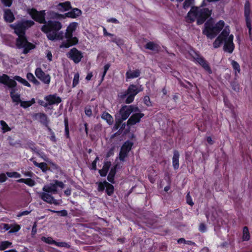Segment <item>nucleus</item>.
<instances>
[{
	"label": "nucleus",
	"instance_id": "nucleus-1",
	"mask_svg": "<svg viewBox=\"0 0 252 252\" xmlns=\"http://www.w3.org/2000/svg\"><path fill=\"white\" fill-rule=\"evenodd\" d=\"M28 11L33 19L40 23L44 24L41 28V31L46 33L49 40L63 41L60 45V48H69L78 42V39L72 36V32L77 28V23H70L64 33L63 31H60L63 27L61 22L52 20L47 22L45 21V10L38 11L35 9L32 8L28 9Z\"/></svg>",
	"mask_w": 252,
	"mask_h": 252
},
{
	"label": "nucleus",
	"instance_id": "nucleus-2",
	"mask_svg": "<svg viewBox=\"0 0 252 252\" xmlns=\"http://www.w3.org/2000/svg\"><path fill=\"white\" fill-rule=\"evenodd\" d=\"M224 22L222 20L219 21L216 24H213L211 22H207L205 25V28L203 33L208 38L212 39L214 38L224 28L221 33L216 39L213 42L214 48H218L224 43L223 49L225 52L232 53L234 49L235 45L233 43L234 36L230 34V29L229 26H224Z\"/></svg>",
	"mask_w": 252,
	"mask_h": 252
},
{
	"label": "nucleus",
	"instance_id": "nucleus-3",
	"mask_svg": "<svg viewBox=\"0 0 252 252\" xmlns=\"http://www.w3.org/2000/svg\"><path fill=\"white\" fill-rule=\"evenodd\" d=\"M32 20H22L17 23L11 24L10 27L14 30L15 33L18 36L16 40V46L18 48H23V53L26 54L34 48V45L28 41L25 34V31L33 25Z\"/></svg>",
	"mask_w": 252,
	"mask_h": 252
},
{
	"label": "nucleus",
	"instance_id": "nucleus-4",
	"mask_svg": "<svg viewBox=\"0 0 252 252\" xmlns=\"http://www.w3.org/2000/svg\"><path fill=\"white\" fill-rule=\"evenodd\" d=\"M64 187V184L62 182L56 180L54 183L45 185L42 189L43 192H39V196L42 200L48 203L59 205L62 200L55 199L52 194L57 193L58 188L62 189Z\"/></svg>",
	"mask_w": 252,
	"mask_h": 252
},
{
	"label": "nucleus",
	"instance_id": "nucleus-5",
	"mask_svg": "<svg viewBox=\"0 0 252 252\" xmlns=\"http://www.w3.org/2000/svg\"><path fill=\"white\" fill-rule=\"evenodd\" d=\"M211 11L202 7H192L186 17L188 22L197 21L198 25L202 24L211 15Z\"/></svg>",
	"mask_w": 252,
	"mask_h": 252
},
{
	"label": "nucleus",
	"instance_id": "nucleus-6",
	"mask_svg": "<svg viewBox=\"0 0 252 252\" xmlns=\"http://www.w3.org/2000/svg\"><path fill=\"white\" fill-rule=\"evenodd\" d=\"M143 91V88L141 85L136 86L134 85H130L127 90L120 96L122 98H124L127 95L126 100V103L129 104L131 103L134 98L135 96L139 92Z\"/></svg>",
	"mask_w": 252,
	"mask_h": 252
},
{
	"label": "nucleus",
	"instance_id": "nucleus-7",
	"mask_svg": "<svg viewBox=\"0 0 252 252\" xmlns=\"http://www.w3.org/2000/svg\"><path fill=\"white\" fill-rule=\"evenodd\" d=\"M138 111V107L133 105L123 106L119 111L121 120H126L132 113L137 112Z\"/></svg>",
	"mask_w": 252,
	"mask_h": 252
},
{
	"label": "nucleus",
	"instance_id": "nucleus-8",
	"mask_svg": "<svg viewBox=\"0 0 252 252\" xmlns=\"http://www.w3.org/2000/svg\"><path fill=\"white\" fill-rule=\"evenodd\" d=\"M132 146V143L127 141L122 146L119 153V159L120 161L124 162L125 158L127 157L128 153L131 150Z\"/></svg>",
	"mask_w": 252,
	"mask_h": 252
},
{
	"label": "nucleus",
	"instance_id": "nucleus-9",
	"mask_svg": "<svg viewBox=\"0 0 252 252\" xmlns=\"http://www.w3.org/2000/svg\"><path fill=\"white\" fill-rule=\"evenodd\" d=\"M35 74L37 78L42 83L48 85L51 81V76L49 74L45 73L41 68L38 67L35 70Z\"/></svg>",
	"mask_w": 252,
	"mask_h": 252
},
{
	"label": "nucleus",
	"instance_id": "nucleus-10",
	"mask_svg": "<svg viewBox=\"0 0 252 252\" xmlns=\"http://www.w3.org/2000/svg\"><path fill=\"white\" fill-rule=\"evenodd\" d=\"M67 57L75 63H79L83 56L82 52L75 48H73L67 53Z\"/></svg>",
	"mask_w": 252,
	"mask_h": 252
},
{
	"label": "nucleus",
	"instance_id": "nucleus-11",
	"mask_svg": "<svg viewBox=\"0 0 252 252\" xmlns=\"http://www.w3.org/2000/svg\"><path fill=\"white\" fill-rule=\"evenodd\" d=\"M144 115L143 113L140 112L139 109L137 112H133V114L127 121V126H133L139 123Z\"/></svg>",
	"mask_w": 252,
	"mask_h": 252
},
{
	"label": "nucleus",
	"instance_id": "nucleus-12",
	"mask_svg": "<svg viewBox=\"0 0 252 252\" xmlns=\"http://www.w3.org/2000/svg\"><path fill=\"white\" fill-rule=\"evenodd\" d=\"M44 99L47 102L48 106L54 104L58 105L61 101V98L56 94H50L44 97Z\"/></svg>",
	"mask_w": 252,
	"mask_h": 252
},
{
	"label": "nucleus",
	"instance_id": "nucleus-13",
	"mask_svg": "<svg viewBox=\"0 0 252 252\" xmlns=\"http://www.w3.org/2000/svg\"><path fill=\"white\" fill-rule=\"evenodd\" d=\"M0 83L6 85L8 87H15L17 85L15 80L10 79L6 74L0 76Z\"/></svg>",
	"mask_w": 252,
	"mask_h": 252
},
{
	"label": "nucleus",
	"instance_id": "nucleus-14",
	"mask_svg": "<svg viewBox=\"0 0 252 252\" xmlns=\"http://www.w3.org/2000/svg\"><path fill=\"white\" fill-rule=\"evenodd\" d=\"M194 60L209 73H212V70L206 61L202 57L196 55V57L194 58Z\"/></svg>",
	"mask_w": 252,
	"mask_h": 252
},
{
	"label": "nucleus",
	"instance_id": "nucleus-15",
	"mask_svg": "<svg viewBox=\"0 0 252 252\" xmlns=\"http://www.w3.org/2000/svg\"><path fill=\"white\" fill-rule=\"evenodd\" d=\"M71 8L70 3L69 1L61 2L56 5V9L61 12H64Z\"/></svg>",
	"mask_w": 252,
	"mask_h": 252
},
{
	"label": "nucleus",
	"instance_id": "nucleus-16",
	"mask_svg": "<svg viewBox=\"0 0 252 252\" xmlns=\"http://www.w3.org/2000/svg\"><path fill=\"white\" fill-rule=\"evenodd\" d=\"M82 13L80 10L78 8H73L72 10L64 14V18L66 17L71 18H75L79 16Z\"/></svg>",
	"mask_w": 252,
	"mask_h": 252
},
{
	"label": "nucleus",
	"instance_id": "nucleus-17",
	"mask_svg": "<svg viewBox=\"0 0 252 252\" xmlns=\"http://www.w3.org/2000/svg\"><path fill=\"white\" fill-rule=\"evenodd\" d=\"M219 214L216 211V210H214L212 211L211 214L210 213L206 214V217L207 218L208 220H210L214 222L216 221L217 222H219Z\"/></svg>",
	"mask_w": 252,
	"mask_h": 252
},
{
	"label": "nucleus",
	"instance_id": "nucleus-18",
	"mask_svg": "<svg viewBox=\"0 0 252 252\" xmlns=\"http://www.w3.org/2000/svg\"><path fill=\"white\" fill-rule=\"evenodd\" d=\"M179 153L178 151H175L172 158L173 166L175 169H177L179 167Z\"/></svg>",
	"mask_w": 252,
	"mask_h": 252
},
{
	"label": "nucleus",
	"instance_id": "nucleus-19",
	"mask_svg": "<svg viewBox=\"0 0 252 252\" xmlns=\"http://www.w3.org/2000/svg\"><path fill=\"white\" fill-rule=\"evenodd\" d=\"M4 18L7 22H12L15 18L13 13L10 9H6L4 11Z\"/></svg>",
	"mask_w": 252,
	"mask_h": 252
},
{
	"label": "nucleus",
	"instance_id": "nucleus-20",
	"mask_svg": "<svg viewBox=\"0 0 252 252\" xmlns=\"http://www.w3.org/2000/svg\"><path fill=\"white\" fill-rule=\"evenodd\" d=\"M140 74L139 70H128L126 72V75L127 79H133L138 77Z\"/></svg>",
	"mask_w": 252,
	"mask_h": 252
},
{
	"label": "nucleus",
	"instance_id": "nucleus-21",
	"mask_svg": "<svg viewBox=\"0 0 252 252\" xmlns=\"http://www.w3.org/2000/svg\"><path fill=\"white\" fill-rule=\"evenodd\" d=\"M101 118L106 121L109 125H112L114 123V119L113 117L108 112H103L102 114Z\"/></svg>",
	"mask_w": 252,
	"mask_h": 252
},
{
	"label": "nucleus",
	"instance_id": "nucleus-22",
	"mask_svg": "<svg viewBox=\"0 0 252 252\" xmlns=\"http://www.w3.org/2000/svg\"><path fill=\"white\" fill-rule=\"evenodd\" d=\"M35 118L38 120L41 123L44 125H47L48 119L46 114L41 113H38L35 115Z\"/></svg>",
	"mask_w": 252,
	"mask_h": 252
},
{
	"label": "nucleus",
	"instance_id": "nucleus-23",
	"mask_svg": "<svg viewBox=\"0 0 252 252\" xmlns=\"http://www.w3.org/2000/svg\"><path fill=\"white\" fill-rule=\"evenodd\" d=\"M244 14L246 19V22L248 21V20H252L251 18V11L250 9V4L248 1H247L245 4Z\"/></svg>",
	"mask_w": 252,
	"mask_h": 252
},
{
	"label": "nucleus",
	"instance_id": "nucleus-24",
	"mask_svg": "<svg viewBox=\"0 0 252 252\" xmlns=\"http://www.w3.org/2000/svg\"><path fill=\"white\" fill-rule=\"evenodd\" d=\"M118 165L117 164L111 169V170L108 175L107 180L111 183H114V177L116 174V169L118 168Z\"/></svg>",
	"mask_w": 252,
	"mask_h": 252
},
{
	"label": "nucleus",
	"instance_id": "nucleus-25",
	"mask_svg": "<svg viewBox=\"0 0 252 252\" xmlns=\"http://www.w3.org/2000/svg\"><path fill=\"white\" fill-rule=\"evenodd\" d=\"M50 18L52 19H62L64 18V14H60L57 12L50 11L48 12Z\"/></svg>",
	"mask_w": 252,
	"mask_h": 252
},
{
	"label": "nucleus",
	"instance_id": "nucleus-26",
	"mask_svg": "<svg viewBox=\"0 0 252 252\" xmlns=\"http://www.w3.org/2000/svg\"><path fill=\"white\" fill-rule=\"evenodd\" d=\"M110 37L111 39L110 40V41L116 43L119 47H121L124 44V42L120 37H117L114 34L113 36Z\"/></svg>",
	"mask_w": 252,
	"mask_h": 252
},
{
	"label": "nucleus",
	"instance_id": "nucleus-27",
	"mask_svg": "<svg viewBox=\"0 0 252 252\" xmlns=\"http://www.w3.org/2000/svg\"><path fill=\"white\" fill-rule=\"evenodd\" d=\"M35 103V99L32 98L29 101H22L20 102V106L24 108H27Z\"/></svg>",
	"mask_w": 252,
	"mask_h": 252
},
{
	"label": "nucleus",
	"instance_id": "nucleus-28",
	"mask_svg": "<svg viewBox=\"0 0 252 252\" xmlns=\"http://www.w3.org/2000/svg\"><path fill=\"white\" fill-rule=\"evenodd\" d=\"M18 183H24L30 187H33L35 185V182L31 178L20 179L17 181Z\"/></svg>",
	"mask_w": 252,
	"mask_h": 252
},
{
	"label": "nucleus",
	"instance_id": "nucleus-29",
	"mask_svg": "<svg viewBox=\"0 0 252 252\" xmlns=\"http://www.w3.org/2000/svg\"><path fill=\"white\" fill-rule=\"evenodd\" d=\"M146 49L151 50L153 51H158V45L154 43L153 42H149L145 46Z\"/></svg>",
	"mask_w": 252,
	"mask_h": 252
},
{
	"label": "nucleus",
	"instance_id": "nucleus-30",
	"mask_svg": "<svg viewBox=\"0 0 252 252\" xmlns=\"http://www.w3.org/2000/svg\"><path fill=\"white\" fill-rule=\"evenodd\" d=\"M28 80L36 85H39L40 82L35 78L33 74L32 73H28L26 76Z\"/></svg>",
	"mask_w": 252,
	"mask_h": 252
},
{
	"label": "nucleus",
	"instance_id": "nucleus-31",
	"mask_svg": "<svg viewBox=\"0 0 252 252\" xmlns=\"http://www.w3.org/2000/svg\"><path fill=\"white\" fill-rule=\"evenodd\" d=\"M250 238V235L248 227L245 226L243 230V241H248Z\"/></svg>",
	"mask_w": 252,
	"mask_h": 252
},
{
	"label": "nucleus",
	"instance_id": "nucleus-32",
	"mask_svg": "<svg viewBox=\"0 0 252 252\" xmlns=\"http://www.w3.org/2000/svg\"><path fill=\"white\" fill-rule=\"evenodd\" d=\"M14 80H16V81L20 82L21 83H22V84H23L25 86H27V87H31L30 84L26 80H25V79L22 78L20 76H15L14 77Z\"/></svg>",
	"mask_w": 252,
	"mask_h": 252
},
{
	"label": "nucleus",
	"instance_id": "nucleus-33",
	"mask_svg": "<svg viewBox=\"0 0 252 252\" xmlns=\"http://www.w3.org/2000/svg\"><path fill=\"white\" fill-rule=\"evenodd\" d=\"M41 240L44 243L49 245H54L55 243V241L51 237L43 236L41 237Z\"/></svg>",
	"mask_w": 252,
	"mask_h": 252
},
{
	"label": "nucleus",
	"instance_id": "nucleus-34",
	"mask_svg": "<svg viewBox=\"0 0 252 252\" xmlns=\"http://www.w3.org/2000/svg\"><path fill=\"white\" fill-rule=\"evenodd\" d=\"M231 65L235 70V75L237 76L240 72V66L238 63L235 61H231Z\"/></svg>",
	"mask_w": 252,
	"mask_h": 252
},
{
	"label": "nucleus",
	"instance_id": "nucleus-35",
	"mask_svg": "<svg viewBox=\"0 0 252 252\" xmlns=\"http://www.w3.org/2000/svg\"><path fill=\"white\" fill-rule=\"evenodd\" d=\"M33 164L35 166L40 168L43 172H45L47 170V165L45 162L38 163L34 161Z\"/></svg>",
	"mask_w": 252,
	"mask_h": 252
},
{
	"label": "nucleus",
	"instance_id": "nucleus-36",
	"mask_svg": "<svg viewBox=\"0 0 252 252\" xmlns=\"http://www.w3.org/2000/svg\"><path fill=\"white\" fill-rule=\"evenodd\" d=\"M12 243L9 241H2L0 243V251H3L5 249L10 247Z\"/></svg>",
	"mask_w": 252,
	"mask_h": 252
},
{
	"label": "nucleus",
	"instance_id": "nucleus-37",
	"mask_svg": "<svg viewBox=\"0 0 252 252\" xmlns=\"http://www.w3.org/2000/svg\"><path fill=\"white\" fill-rule=\"evenodd\" d=\"M0 124L1 126V128L3 133H5L11 130V128L9 127L7 124L4 121H0Z\"/></svg>",
	"mask_w": 252,
	"mask_h": 252
},
{
	"label": "nucleus",
	"instance_id": "nucleus-38",
	"mask_svg": "<svg viewBox=\"0 0 252 252\" xmlns=\"http://www.w3.org/2000/svg\"><path fill=\"white\" fill-rule=\"evenodd\" d=\"M105 184H106V191L107 194L109 195H110L113 193L114 187L111 184L108 183L107 182H105Z\"/></svg>",
	"mask_w": 252,
	"mask_h": 252
},
{
	"label": "nucleus",
	"instance_id": "nucleus-39",
	"mask_svg": "<svg viewBox=\"0 0 252 252\" xmlns=\"http://www.w3.org/2000/svg\"><path fill=\"white\" fill-rule=\"evenodd\" d=\"M247 27L249 30V34L251 38H252V20H248L246 21Z\"/></svg>",
	"mask_w": 252,
	"mask_h": 252
},
{
	"label": "nucleus",
	"instance_id": "nucleus-40",
	"mask_svg": "<svg viewBox=\"0 0 252 252\" xmlns=\"http://www.w3.org/2000/svg\"><path fill=\"white\" fill-rule=\"evenodd\" d=\"M10 230L9 231V233H15L18 232L21 228L18 224H11Z\"/></svg>",
	"mask_w": 252,
	"mask_h": 252
},
{
	"label": "nucleus",
	"instance_id": "nucleus-41",
	"mask_svg": "<svg viewBox=\"0 0 252 252\" xmlns=\"http://www.w3.org/2000/svg\"><path fill=\"white\" fill-rule=\"evenodd\" d=\"M6 174L10 178H19L21 177V174L17 172H7Z\"/></svg>",
	"mask_w": 252,
	"mask_h": 252
},
{
	"label": "nucleus",
	"instance_id": "nucleus-42",
	"mask_svg": "<svg viewBox=\"0 0 252 252\" xmlns=\"http://www.w3.org/2000/svg\"><path fill=\"white\" fill-rule=\"evenodd\" d=\"M110 66V65L108 63H107L104 65V68H103L104 69L103 71L101 73V74H100L101 76V79L100 80V84L103 81L104 78L108 70L109 69Z\"/></svg>",
	"mask_w": 252,
	"mask_h": 252
},
{
	"label": "nucleus",
	"instance_id": "nucleus-43",
	"mask_svg": "<svg viewBox=\"0 0 252 252\" xmlns=\"http://www.w3.org/2000/svg\"><path fill=\"white\" fill-rule=\"evenodd\" d=\"M79 80V73L77 72L74 74V76L73 83H72V87H76L78 84Z\"/></svg>",
	"mask_w": 252,
	"mask_h": 252
},
{
	"label": "nucleus",
	"instance_id": "nucleus-44",
	"mask_svg": "<svg viewBox=\"0 0 252 252\" xmlns=\"http://www.w3.org/2000/svg\"><path fill=\"white\" fill-rule=\"evenodd\" d=\"M11 97L13 102L19 103L21 102V100L20 98V94H14V95L11 96Z\"/></svg>",
	"mask_w": 252,
	"mask_h": 252
},
{
	"label": "nucleus",
	"instance_id": "nucleus-45",
	"mask_svg": "<svg viewBox=\"0 0 252 252\" xmlns=\"http://www.w3.org/2000/svg\"><path fill=\"white\" fill-rule=\"evenodd\" d=\"M55 245L59 247L69 248V245L66 242H57L55 241Z\"/></svg>",
	"mask_w": 252,
	"mask_h": 252
},
{
	"label": "nucleus",
	"instance_id": "nucleus-46",
	"mask_svg": "<svg viewBox=\"0 0 252 252\" xmlns=\"http://www.w3.org/2000/svg\"><path fill=\"white\" fill-rule=\"evenodd\" d=\"M105 182L106 181H104V182H100L99 183L98 185V190L99 191H103L105 188L106 187V184H105Z\"/></svg>",
	"mask_w": 252,
	"mask_h": 252
},
{
	"label": "nucleus",
	"instance_id": "nucleus-47",
	"mask_svg": "<svg viewBox=\"0 0 252 252\" xmlns=\"http://www.w3.org/2000/svg\"><path fill=\"white\" fill-rule=\"evenodd\" d=\"M36 227H37L36 222H34L32 226V232H31V234L32 237H33L37 232Z\"/></svg>",
	"mask_w": 252,
	"mask_h": 252
},
{
	"label": "nucleus",
	"instance_id": "nucleus-48",
	"mask_svg": "<svg viewBox=\"0 0 252 252\" xmlns=\"http://www.w3.org/2000/svg\"><path fill=\"white\" fill-rule=\"evenodd\" d=\"M111 165V163L110 161H106L104 163L102 169L106 170L108 171L110 166Z\"/></svg>",
	"mask_w": 252,
	"mask_h": 252
},
{
	"label": "nucleus",
	"instance_id": "nucleus-49",
	"mask_svg": "<svg viewBox=\"0 0 252 252\" xmlns=\"http://www.w3.org/2000/svg\"><path fill=\"white\" fill-rule=\"evenodd\" d=\"M6 174L4 173L0 174V183H2L6 181L7 180Z\"/></svg>",
	"mask_w": 252,
	"mask_h": 252
},
{
	"label": "nucleus",
	"instance_id": "nucleus-50",
	"mask_svg": "<svg viewBox=\"0 0 252 252\" xmlns=\"http://www.w3.org/2000/svg\"><path fill=\"white\" fill-rule=\"evenodd\" d=\"M144 103L148 106L151 105V103L150 100V98L148 96H145L144 98Z\"/></svg>",
	"mask_w": 252,
	"mask_h": 252
},
{
	"label": "nucleus",
	"instance_id": "nucleus-51",
	"mask_svg": "<svg viewBox=\"0 0 252 252\" xmlns=\"http://www.w3.org/2000/svg\"><path fill=\"white\" fill-rule=\"evenodd\" d=\"M2 2L6 6H10L12 4V0H1Z\"/></svg>",
	"mask_w": 252,
	"mask_h": 252
},
{
	"label": "nucleus",
	"instance_id": "nucleus-52",
	"mask_svg": "<svg viewBox=\"0 0 252 252\" xmlns=\"http://www.w3.org/2000/svg\"><path fill=\"white\" fill-rule=\"evenodd\" d=\"M65 132L67 137H69V128L68 126L67 121L65 120Z\"/></svg>",
	"mask_w": 252,
	"mask_h": 252
},
{
	"label": "nucleus",
	"instance_id": "nucleus-53",
	"mask_svg": "<svg viewBox=\"0 0 252 252\" xmlns=\"http://www.w3.org/2000/svg\"><path fill=\"white\" fill-rule=\"evenodd\" d=\"M199 230L202 232H205L206 231V225L204 223H201L199 226Z\"/></svg>",
	"mask_w": 252,
	"mask_h": 252
},
{
	"label": "nucleus",
	"instance_id": "nucleus-54",
	"mask_svg": "<svg viewBox=\"0 0 252 252\" xmlns=\"http://www.w3.org/2000/svg\"><path fill=\"white\" fill-rule=\"evenodd\" d=\"M191 4V0H186L184 3V8H188Z\"/></svg>",
	"mask_w": 252,
	"mask_h": 252
},
{
	"label": "nucleus",
	"instance_id": "nucleus-55",
	"mask_svg": "<svg viewBox=\"0 0 252 252\" xmlns=\"http://www.w3.org/2000/svg\"><path fill=\"white\" fill-rule=\"evenodd\" d=\"M187 202L188 204L190 205V206H192L193 205V203L191 201V197L189 193H188L187 195Z\"/></svg>",
	"mask_w": 252,
	"mask_h": 252
},
{
	"label": "nucleus",
	"instance_id": "nucleus-56",
	"mask_svg": "<svg viewBox=\"0 0 252 252\" xmlns=\"http://www.w3.org/2000/svg\"><path fill=\"white\" fill-rule=\"evenodd\" d=\"M46 57L49 61H51L52 60V54L51 51H47L46 53Z\"/></svg>",
	"mask_w": 252,
	"mask_h": 252
},
{
	"label": "nucleus",
	"instance_id": "nucleus-57",
	"mask_svg": "<svg viewBox=\"0 0 252 252\" xmlns=\"http://www.w3.org/2000/svg\"><path fill=\"white\" fill-rule=\"evenodd\" d=\"M85 114L90 117L92 115V110L90 108H86L85 110Z\"/></svg>",
	"mask_w": 252,
	"mask_h": 252
},
{
	"label": "nucleus",
	"instance_id": "nucleus-58",
	"mask_svg": "<svg viewBox=\"0 0 252 252\" xmlns=\"http://www.w3.org/2000/svg\"><path fill=\"white\" fill-rule=\"evenodd\" d=\"M103 34L104 36H113V34L108 32L106 28L104 27L103 28Z\"/></svg>",
	"mask_w": 252,
	"mask_h": 252
},
{
	"label": "nucleus",
	"instance_id": "nucleus-59",
	"mask_svg": "<svg viewBox=\"0 0 252 252\" xmlns=\"http://www.w3.org/2000/svg\"><path fill=\"white\" fill-rule=\"evenodd\" d=\"M99 172L101 176L104 177L107 175L108 171H106V170L102 169L101 170H99Z\"/></svg>",
	"mask_w": 252,
	"mask_h": 252
},
{
	"label": "nucleus",
	"instance_id": "nucleus-60",
	"mask_svg": "<svg viewBox=\"0 0 252 252\" xmlns=\"http://www.w3.org/2000/svg\"><path fill=\"white\" fill-rule=\"evenodd\" d=\"M107 21L108 22H111V23H116V24L119 23V21L116 18H109V19H107Z\"/></svg>",
	"mask_w": 252,
	"mask_h": 252
},
{
	"label": "nucleus",
	"instance_id": "nucleus-61",
	"mask_svg": "<svg viewBox=\"0 0 252 252\" xmlns=\"http://www.w3.org/2000/svg\"><path fill=\"white\" fill-rule=\"evenodd\" d=\"M38 103H39L40 105H42V106H44V107H48V104H47V101H46V102H45V101H44L43 100H39L38 101Z\"/></svg>",
	"mask_w": 252,
	"mask_h": 252
},
{
	"label": "nucleus",
	"instance_id": "nucleus-62",
	"mask_svg": "<svg viewBox=\"0 0 252 252\" xmlns=\"http://www.w3.org/2000/svg\"><path fill=\"white\" fill-rule=\"evenodd\" d=\"M58 214H60L61 216H66L67 215V212L66 210H63L62 211H58Z\"/></svg>",
	"mask_w": 252,
	"mask_h": 252
},
{
	"label": "nucleus",
	"instance_id": "nucleus-63",
	"mask_svg": "<svg viewBox=\"0 0 252 252\" xmlns=\"http://www.w3.org/2000/svg\"><path fill=\"white\" fill-rule=\"evenodd\" d=\"M30 212H29L28 211H23V212H20L19 214V215H18V217H21V216H23L27 215H28L30 213Z\"/></svg>",
	"mask_w": 252,
	"mask_h": 252
},
{
	"label": "nucleus",
	"instance_id": "nucleus-64",
	"mask_svg": "<svg viewBox=\"0 0 252 252\" xmlns=\"http://www.w3.org/2000/svg\"><path fill=\"white\" fill-rule=\"evenodd\" d=\"M23 174L25 176H27V177H32V172H29V171H25V172H22Z\"/></svg>",
	"mask_w": 252,
	"mask_h": 252
}]
</instances>
